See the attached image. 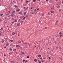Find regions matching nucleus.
I'll return each instance as SVG.
<instances>
[{
  "instance_id": "1",
  "label": "nucleus",
  "mask_w": 63,
  "mask_h": 63,
  "mask_svg": "<svg viewBox=\"0 0 63 63\" xmlns=\"http://www.w3.org/2000/svg\"><path fill=\"white\" fill-rule=\"evenodd\" d=\"M15 16V15L14 14H13V13H12L11 14V16H13H13Z\"/></svg>"
},
{
  "instance_id": "2",
  "label": "nucleus",
  "mask_w": 63,
  "mask_h": 63,
  "mask_svg": "<svg viewBox=\"0 0 63 63\" xmlns=\"http://www.w3.org/2000/svg\"><path fill=\"white\" fill-rule=\"evenodd\" d=\"M54 7L53 6L52 7V8H51V10H53V9H54Z\"/></svg>"
},
{
  "instance_id": "3",
  "label": "nucleus",
  "mask_w": 63,
  "mask_h": 63,
  "mask_svg": "<svg viewBox=\"0 0 63 63\" xmlns=\"http://www.w3.org/2000/svg\"><path fill=\"white\" fill-rule=\"evenodd\" d=\"M16 47H20V46L18 45H17L16 46Z\"/></svg>"
},
{
  "instance_id": "4",
  "label": "nucleus",
  "mask_w": 63,
  "mask_h": 63,
  "mask_svg": "<svg viewBox=\"0 0 63 63\" xmlns=\"http://www.w3.org/2000/svg\"><path fill=\"white\" fill-rule=\"evenodd\" d=\"M4 39H3L1 41L2 43H4Z\"/></svg>"
},
{
  "instance_id": "5",
  "label": "nucleus",
  "mask_w": 63,
  "mask_h": 63,
  "mask_svg": "<svg viewBox=\"0 0 63 63\" xmlns=\"http://www.w3.org/2000/svg\"><path fill=\"white\" fill-rule=\"evenodd\" d=\"M22 14V12H20L19 13V15H20V14Z\"/></svg>"
},
{
  "instance_id": "6",
  "label": "nucleus",
  "mask_w": 63,
  "mask_h": 63,
  "mask_svg": "<svg viewBox=\"0 0 63 63\" xmlns=\"http://www.w3.org/2000/svg\"><path fill=\"white\" fill-rule=\"evenodd\" d=\"M57 8H60V6H59V5L58 6H57Z\"/></svg>"
},
{
  "instance_id": "7",
  "label": "nucleus",
  "mask_w": 63,
  "mask_h": 63,
  "mask_svg": "<svg viewBox=\"0 0 63 63\" xmlns=\"http://www.w3.org/2000/svg\"><path fill=\"white\" fill-rule=\"evenodd\" d=\"M9 43H7V44H6V46H8L9 45Z\"/></svg>"
},
{
  "instance_id": "8",
  "label": "nucleus",
  "mask_w": 63,
  "mask_h": 63,
  "mask_svg": "<svg viewBox=\"0 0 63 63\" xmlns=\"http://www.w3.org/2000/svg\"><path fill=\"white\" fill-rule=\"evenodd\" d=\"M37 60L36 59H35L34 60V61H35V62H37Z\"/></svg>"
},
{
  "instance_id": "9",
  "label": "nucleus",
  "mask_w": 63,
  "mask_h": 63,
  "mask_svg": "<svg viewBox=\"0 0 63 63\" xmlns=\"http://www.w3.org/2000/svg\"><path fill=\"white\" fill-rule=\"evenodd\" d=\"M39 57H41V55H38Z\"/></svg>"
},
{
  "instance_id": "10",
  "label": "nucleus",
  "mask_w": 63,
  "mask_h": 63,
  "mask_svg": "<svg viewBox=\"0 0 63 63\" xmlns=\"http://www.w3.org/2000/svg\"><path fill=\"white\" fill-rule=\"evenodd\" d=\"M12 34L13 35H15V32H13Z\"/></svg>"
},
{
  "instance_id": "11",
  "label": "nucleus",
  "mask_w": 63,
  "mask_h": 63,
  "mask_svg": "<svg viewBox=\"0 0 63 63\" xmlns=\"http://www.w3.org/2000/svg\"><path fill=\"white\" fill-rule=\"evenodd\" d=\"M20 25V23H19L17 24V26H19Z\"/></svg>"
},
{
  "instance_id": "12",
  "label": "nucleus",
  "mask_w": 63,
  "mask_h": 63,
  "mask_svg": "<svg viewBox=\"0 0 63 63\" xmlns=\"http://www.w3.org/2000/svg\"><path fill=\"white\" fill-rule=\"evenodd\" d=\"M16 12V11H13L12 13H15Z\"/></svg>"
},
{
  "instance_id": "13",
  "label": "nucleus",
  "mask_w": 63,
  "mask_h": 63,
  "mask_svg": "<svg viewBox=\"0 0 63 63\" xmlns=\"http://www.w3.org/2000/svg\"><path fill=\"white\" fill-rule=\"evenodd\" d=\"M26 13H25V12H24V16H25V15H26Z\"/></svg>"
},
{
  "instance_id": "14",
  "label": "nucleus",
  "mask_w": 63,
  "mask_h": 63,
  "mask_svg": "<svg viewBox=\"0 0 63 63\" xmlns=\"http://www.w3.org/2000/svg\"><path fill=\"white\" fill-rule=\"evenodd\" d=\"M14 7H15V8H17V6H16V5H15V6Z\"/></svg>"
},
{
  "instance_id": "15",
  "label": "nucleus",
  "mask_w": 63,
  "mask_h": 63,
  "mask_svg": "<svg viewBox=\"0 0 63 63\" xmlns=\"http://www.w3.org/2000/svg\"><path fill=\"white\" fill-rule=\"evenodd\" d=\"M20 11V9H18V10H17V12H19Z\"/></svg>"
},
{
  "instance_id": "16",
  "label": "nucleus",
  "mask_w": 63,
  "mask_h": 63,
  "mask_svg": "<svg viewBox=\"0 0 63 63\" xmlns=\"http://www.w3.org/2000/svg\"><path fill=\"white\" fill-rule=\"evenodd\" d=\"M10 51H12V48H10Z\"/></svg>"
},
{
  "instance_id": "17",
  "label": "nucleus",
  "mask_w": 63,
  "mask_h": 63,
  "mask_svg": "<svg viewBox=\"0 0 63 63\" xmlns=\"http://www.w3.org/2000/svg\"><path fill=\"white\" fill-rule=\"evenodd\" d=\"M53 12H54V11H51V13H53Z\"/></svg>"
},
{
  "instance_id": "18",
  "label": "nucleus",
  "mask_w": 63,
  "mask_h": 63,
  "mask_svg": "<svg viewBox=\"0 0 63 63\" xmlns=\"http://www.w3.org/2000/svg\"><path fill=\"white\" fill-rule=\"evenodd\" d=\"M59 21H58V20H57V21H56V23H57V22H58Z\"/></svg>"
},
{
  "instance_id": "19",
  "label": "nucleus",
  "mask_w": 63,
  "mask_h": 63,
  "mask_svg": "<svg viewBox=\"0 0 63 63\" xmlns=\"http://www.w3.org/2000/svg\"><path fill=\"white\" fill-rule=\"evenodd\" d=\"M10 41L11 42H12L13 41V40H11Z\"/></svg>"
},
{
  "instance_id": "20",
  "label": "nucleus",
  "mask_w": 63,
  "mask_h": 63,
  "mask_svg": "<svg viewBox=\"0 0 63 63\" xmlns=\"http://www.w3.org/2000/svg\"><path fill=\"white\" fill-rule=\"evenodd\" d=\"M17 20H15V21H14V22H17Z\"/></svg>"
},
{
  "instance_id": "21",
  "label": "nucleus",
  "mask_w": 63,
  "mask_h": 63,
  "mask_svg": "<svg viewBox=\"0 0 63 63\" xmlns=\"http://www.w3.org/2000/svg\"><path fill=\"white\" fill-rule=\"evenodd\" d=\"M35 1H36V0H34L33 1L34 2H35Z\"/></svg>"
},
{
  "instance_id": "22",
  "label": "nucleus",
  "mask_w": 63,
  "mask_h": 63,
  "mask_svg": "<svg viewBox=\"0 0 63 63\" xmlns=\"http://www.w3.org/2000/svg\"><path fill=\"white\" fill-rule=\"evenodd\" d=\"M18 43L19 44H20V43H21V41H20V42H18Z\"/></svg>"
},
{
  "instance_id": "23",
  "label": "nucleus",
  "mask_w": 63,
  "mask_h": 63,
  "mask_svg": "<svg viewBox=\"0 0 63 63\" xmlns=\"http://www.w3.org/2000/svg\"><path fill=\"white\" fill-rule=\"evenodd\" d=\"M1 30H3V28H1V29H0Z\"/></svg>"
},
{
  "instance_id": "24",
  "label": "nucleus",
  "mask_w": 63,
  "mask_h": 63,
  "mask_svg": "<svg viewBox=\"0 0 63 63\" xmlns=\"http://www.w3.org/2000/svg\"><path fill=\"white\" fill-rule=\"evenodd\" d=\"M47 27H45V29H47Z\"/></svg>"
},
{
  "instance_id": "25",
  "label": "nucleus",
  "mask_w": 63,
  "mask_h": 63,
  "mask_svg": "<svg viewBox=\"0 0 63 63\" xmlns=\"http://www.w3.org/2000/svg\"><path fill=\"white\" fill-rule=\"evenodd\" d=\"M49 3H51V1L50 0L49 1Z\"/></svg>"
},
{
  "instance_id": "26",
  "label": "nucleus",
  "mask_w": 63,
  "mask_h": 63,
  "mask_svg": "<svg viewBox=\"0 0 63 63\" xmlns=\"http://www.w3.org/2000/svg\"><path fill=\"white\" fill-rule=\"evenodd\" d=\"M28 7H27V8L25 9V10H28Z\"/></svg>"
},
{
  "instance_id": "27",
  "label": "nucleus",
  "mask_w": 63,
  "mask_h": 63,
  "mask_svg": "<svg viewBox=\"0 0 63 63\" xmlns=\"http://www.w3.org/2000/svg\"><path fill=\"white\" fill-rule=\"evenodd\" d=\"M31 10H32L33 9V7H31Z\"/></svg>"
},
{
  "instance_id": "28",
  "label": "nucleus",
  "mask_w": 63,
  "mask_h": 63,
  "mask_svg": "<svg viewBox=\"0 0 63 63\" xmlns=\"http://www.w3.org/2000/svg\"><path fill=\"white\" fill-rule=\"evenodd\" d=\"M29 2V1H27L26 2V3H28V2Z\"/></svg>"
},
{
  "instance_id": "29",
  "label": "nucleus",
  "mask_w": 63,
  "mask_h": 63,
  "mask_svg": "<svg viewBox=\"0 0 63 63\" xmlns=\"http://www.w3.org/2000/svg\"><path fill=\"white\" fill-rule=\"evenodd\" d=\"M40 59L41 60H42L43 59V58H42V57H41L40 58Z\"/></svg>"
},
{
  "instance_id": "30",
  "label": "nucleus",
  "mask_w": 63,
  "mask_h": 63,
  "mask_svg": "<svg viewBox=\"0 0 63 63\" xmlns=\"http://www.w3.org/2000/svg\"><path fill=\"white\" fill-rule=\"evenodd\" d=\"M42 62H44V60H42V61H41Z\"/></svg>"
},
{
  "instance_id": "31",
  "label": "nucleus",
  "mask_w": 63,
  "mask_h": 63,
  "mask_svg": "<svg viewBox=\"0 0 63 63\" xmlns=\"http://www.w3.org/2000/svg\"><path fill=\"white\" fill-rule=\"evenodd\" d=\"M14 51H16V50L15 49H14Z\"/></svg>"
},
{
  "instance_id": "32",
  "label": "nucleus",
  "mask_w": 63,
  "mask_h": 63,
  "mask_svg": "<svg viewBox=\"0 0 63 63\" xmlns=\"http://www.w3.org/2000/svg\"><path fill=\"white\" fill-rule=\"evenodd\" d=\"M39 63H41V61H39Z\"/></svg>"
},
{
  "instance_id": "33",
  "label": "nucleus",
  "mask_w": 63,
  "mask_h": 63,
  "mask_svg": "<svg viewBox=\"0 0 63 63\" xmlns=\"http://www.w3.org/2000/svg\"><path fill=\"white\" fill-rule=\"evenodd\" d=\"M36 11H37V10L36 9H35L34 10V12H36Z\"/></svg>"
},
{
  "instance_id": "34",
  "label": "nucleus",
  "mask_w": 63,
  "mask_h": 63,
  "mask_svg": "<svg viewBox=\"0 0 63 63\" xmlns=\"http://www.w3.org/2000/svg\"><path fill=\"white\" fill-rule=\"evenodd\" d=\"M14 23V22H11V23H12V24H13V23Z\"/></svg>"
},
{
  "instance_id": "35",
  "label": "nucleus",
  "mask_w": 63,
  "mask_h": 63,
  "mask_svg": "<svg viewBox=\"0 0 63 63\" xmlns=\"http://www.w3.org/2000/svg\"><path fill=\"white\" fill-rule=\"evenodd\" d=\"M27 58H29V57L28 56L27 57Z\"/></svg>"
},
{
  "instance_id": "36",
  "label": "nucleus",
  "mask_w": 63,
  "mask_h": 63,
  "mask_svg": "<svg viewBox=\"0 0 63 63\" xmlns=\"http://www.w3.org/2000/svg\"><path fill=\"white\" fill-rule=\"evenodd\" d=\"M2 21V19H0V22Z\"/></svg>"
},
{
  "instance_id": "37",
  "label": "nucleus",
  "mask_w": 63,
  "mask_h": 63,
  "mask_svg": "<svg viewBox=\"0 0 63 63\" xmlns=\"http://www.w3.org/2000/svg\"><path fill=\"white\" fill-rule=\"evenodd\" d=\"M61 10V9H59V11H60Z\"/></svg>"
},
{
  "instance_id": "38",
  "label": "nucleus",
  "mask_w": 63,
  "mask_h": 63,
  "mask_svg": "<svg viewBox=\"0 0 63 63\" xmlns=\"http://www.w3.org/2000/svg\"><path fill=\"white\" fill-rule=\"evenodd\" d=\"M44 14H42V16H44Z\"/></svg>"
},
{
  "instance_id": "39",
  "label": "nucleus",
  "mask_w": 63,
  "mask_h": 63,
  "mask_svg": "<svg viewBox=\"0 0 63 63\" xmlns=\"http://www.w3.org/2000/svg\"><path fill=\"white\" fill-rule=\"evenodd\" d=\"M37 11H39V8H38L37 9Z\"/></svg>"
},
{
  "instance_id": "40",
  "label": "nucleus",
  "mask_w": 63,
  "mask_h": 63,
  "mask_svg": "<svg viewBox=\"0 0 63 63\" xmlns=\"http://www.w3.org/2000/svg\"><path fill=\"white\" fill-rule=\"evenodd\" d=\"M24 61H25V60H23V62H24Z\"/></svg>"
},
{
  "instance_id": "41",
  "label": "nucleus",
  "mask_w": 63,
  "mask_h": 63,
  "mask_svg": "<svg viewBox=\"0 0 63 63\" xmlns=\"http://www.w3.org/2000/svg\"><path fill=\"white\" fill-rule=\"evenodd\" d=\"M3 14H1V16H3Z\"/></svg>"
},
{
  "instance_id": "42",
  "label": "nucleus",
  "mask_w": 63,
  "mask_h": 63,
  "mask_svg": "<svg viewBox=\"0 0 63 63\" xmlns=\"http://www.w3.org/2000/svg\"><path fill=\"white\" fill-rule=\"evenodd\" d=\"M22 54H24L25 53L24 52H23Z\"/></svg>"
},
{
  "instance_id": "43",
  "label": "nucleus",
  "mask_w": 63,
  "mask_h": 63,
  "mask_svg": "<svg viewBox=\"0 0 63 63\" xmlns=\"http://www.w3.org/2000/svg\"><path fill=\"white\" fill-rule=\"evenodd\" d=\"M61 33H59V35H61Z\"/></svg>"
},
{
  "instance_id": "44",
  "label": "nucleus",
  "mask_w": 63,
  "mask_h": 63,
  "mask_svg": "<svg viewBox=\"0 0 63 63\" xmlns=\"http://www.w3.org/2000/svg\"><path fill=\"white\" fill-rule=\"evenodd\" d=\"M39 22L40 23H41V21H39Z\"/></svg>"
},
{
  "instance_id": "45",
  "label": "nucleus",
  "mask_w": 63,
  "mask_h": 63,
  "mask_svg": "<svg viewBox=\"0 0 63 63\" xmlns=\"http://www.w3.org/2000/svg\"><path fill=\"white\" fill-rule=\"evenodd\" d=\"M20 20H21L20 19H19V20H18V21H20Z\"/></svg>"
},
{
  "instance_id": "46",
  "label": "nucleus",
  "mask_w": 63,
  "mask_h": 63,
  "mask_svg": "<svg viewBox=\"0 0 63 63\" xmlns=\"http://www.w3.org/2000/svg\"><path fill=\"white\" fill-rule=\"evenodd\" d=\"M32 14H35V13H32Z\"/></svg>"
},
{
  "instance_id": "47",
  "label": "nucleus",
  "mask_w": 63,
  "mask_h": 63,
  "mask_svg": "<svg viewBox=\"0 0 63 63\" xmlns=\"http://www.w3.org/2000/svg\"><path fill=\"white\" fill-rule=\"evenodd\" d=\"M4 48H6V47L5 46L4 47Z\"/></svg>"
},
{
  "instance_id": "48",
  "label": "nucleus",
  "mask_w": 63,
  "mask_h": 63,
  "mask_svg": "<svg viewBox=\"0 0 63 63\" xmlns=\"http://www.w3.org/2000/svg\"><path fill=\"white\" fill-rule=\"evenodd\" d=\"M61 36H62V35H60V37H61Z\"/></svg>"
},
{
  "instance_id": "49",
  "label": "nucleus",
  "mask_w": 63,
  "mask_h": 63,
  "mask_svg": "<svg viewBox=\"0 0 63 63\" xmlns=\"http://www.w3.org/2000/svg\"><path fill=\"white\" fill-rule=\"evenodd\" d=\"M23 9H25V7H23Z\"/></svg>"
},
{
  "instance_id": "50",
  "label": "nucleus",
  "mask_w": 63,
  "mask_h": 63,
  "mask_svg": "<svg viewBox=\"0 0 63 63\" xmlns=\"http://www.w3.org/2000/svg\"><path fill=\"white\" fill-rule=\"evenodd\" d=\"M49 59H51V58H50V57H49Z\"/></svg>"
},
{
  "instance_id": "51",
  "label": "nucleus",
  "mask_w": 63,
  "mask_h": 63,
  "mask_svg": "<svg viewBox=\"0 0 63 63\" xmlns=\"http://www.w3.org/2000/svg\"><path fill=\"white\" fill-rule=\"evenodd\" d=\"M21 18H22V17H21Z\"/></svg>"
},
{
  "instance_id": "52",
  "label": "nucleus",
  "mask_w": 63,
  "mask_h": 63,
  "mask_svg": "<svg viewBox=\"0 0 63 63\" xmlns=\"http://www.w3.org/2000/svg\"><path fill=\"white\" fill-rule=\"evenodd\" d=\"M48 17H47V18H48Z\"/></svg>"
},
{
  "instance_id": "53",
  "label": "nucleus",
  "mask_w": 63,
  "mask_h": 63,
  "mask_svg": "<svg viewBox=\"0 0 63 63\" xmlns=\"http://www.w3.org/2000/svg\"><path fill=\"white\" fill-rule=\"evenodd\" d=\"M9 13H10V11H8Z\"/></svg>"
},
{
  "instance_id": "54",
  "label": "nucleus",
  "mask_w": 63,
  "mask_h": 63,
  "mask_svg": "<svg viewBox=\"0 0 63 63\" xmlns=\"http://www.w3.org/2000/svg\"><path fill=\"white\" fill-rule=\"evenodd\" d=\"M43 59H46V58H43Z\"/></svg>"
},
{
  "instance_id": "55",
  "label": "nucleus",
  "mask_w": 63,
  "mask_h": 63,
  "mask_svg": "<svg viewBox=\"0 0 63 63\" xmlns=\"http://www.w3.org/2000/svg\"><path fill=\"white\" fill-rule=\"evenodd\" d=\"M58 48V47H56V48Z\"/></svg>"
},
{
  "instance_id": "56",
  "label": "nucleus",
  "mask_w": 63,
  "mask_h": 63,
  "mask_svg": "<svg viewBox=\"0 0 63 63\" xmlns=\"http://www.w3.org/2000/svg\"><path fill=\"white\" fill-rule=\"evenodd\" d=\"M25 17L24 18V19H25Z\"/></svg>"
},
{
  "instance_id": "57",
  "label": "nucleus",
  "mask_w": 63,
  "mask_h": 63,
  "mask_svg": "<svg viewBox=\"0 0 63 63\" xmlns=\"http://www.w3.org/2000/svg\"><path fill=\"white\" fill-rule=\"evenodd\" d=\"M26 45H28V44H27V43H26Z\"/></svg>"
},
{
  "instance_id": "58",
  "label": "nucleus",
  "mask_w": 63,
  "mask_h": 63,
  "mask_svg": "<svg viewBox=\"0 0 63 63\" xmlns=\"http://www.w3.org/2000/svg\"><path fill=\"white\" fill-rule=\"evenodd\" d=\"M25 62H27V61H26Z\"/></svg>"
},
{
  "instance_id": "59",
  "label": "nucleus",
  "mask_w": 63,
  "mask_h": 63,
  "mask_svg": "<svg viewBox=\"0 0 63 63\" xmlns=\"http://www.w3.org/2000/svg\"><path fill=\"white\" fill-rule=\"evenodd\" d=\"M11 62H12V63H14V62H13L12 61H11Z\"/></svg>"
},
{
  "instance_id": "60",
  "label": "nucleus",
  "mask_w": 63,
  "mask_h": 63,
  "mask_svg": "<svg viewBox=\"0 0 63 63\" xmlns=\"http://www.w3.org/2000/svg\"><path fill=\"white\" fill-rule=\"evenodd\" d=\"M10 53H9V54H10Z\"/></svg>"
},
{
  "instance_id": "61",
  "label": "nucleus",
  "mask_w": 63,
  "mask_h": 63,
  "mask_svg": "<svg viewBox=\"0 0 63 63\" xmlns=\"http://www.w3.org/2000/svg\"><path fill=\"white\" fill-rule=\"evenodd\" d=\"M8 17H10V16H8Z\"/></svg>"
},
{
  "instance_id": "62",
  "label": "nucleus",
  "mask_w": 63,
  "mask_h": 63,
  "mask_svg": "<svg viewBox=\"0 0 63 63\" xmlns=\"http://www.w3.org/2000/svg\"><path fill=\"white\" fill-rule=\"evenodd\" d=\"M13 13V11H12V12H11V13Z\"/></svg>"
},
{
  "instance_id": "63",
  "label": "nucleus",
  "mask_w": 63,
  "mask_h": 63,
  "mask_svg": "<svg viewBox=\"0 0 63 63\" xmlns=\"http://www.w3.org/2000/svg\"><path fill=\"white\" fill-rule=\"evenodd\" d=\"M4 56H6V55H5V54L4 55Z\"/></svg>"
},
{
  "instance_id": "64",
  "label": "nucleus",
  "mask_w": 63,
  "mask_h": 63,
  "mask_svg": "<svg viewBox=\"0 0 63 63\" xmlns=\"http://www.w3.org/2000/svg\"><path fill=\"white\" fill-rule=\"evenodd\" d=\"M62 4H63V1H62Z\"/></svg>"
}]
</instances>
